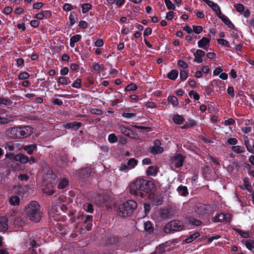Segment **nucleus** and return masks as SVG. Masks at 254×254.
<instances>
[{"label": "nucleus", "mask_w": 254, "mask_h": 254, "mask_svg": "<svg viewBox=\"0 0 254 254\" xmlns=\"http://www.w3.org/2000/svg\"><path fill=\"white\" fill-rule=\"evenodd\" d=\"M154 188V184L151 181L143 179H136L130 183L129 192L131 196L137 198L153 200L154 197L153 192Z\"/></svg>", "instance_id": "1"}, {"label": "nucleus", "mask_w": 254, "mask_h": 254, "mask_svg": "<svg viewBox=\"0 0 254 254\" xmlns=\"http://www.w3.org/2000/svg\"><path fill=\"white\" fill-rule=\"evenodd\" d=\"M33 130L34 128L29 126L13 127L9 132V135L13 139L24 138L31 135Z\"/></svg>", "instance_id": "2"}, {"label": "nucleus", "mask_w": 254, "mask_h": 254, "mask_svg": "<svg viewBox=\"0 0 254 254\" xmlns=\"http://www.w3.org/2000/svg\"><path fill=\"white\" fill-rule=\"evenodd\" d=\"M40 206L36 201H32L25 207L27 217L31 221L39 222L41 219Z\"/></svg>", "instance_id": "3"}, {"label": "nucleus", "mask_w": 254, "mask_h": 254, "mask_svg": "<svg viewBox=\"0 0 254 254\" xmlns=\"http://www.w3.org/2000/svg\"><path fill=\"white\" fill-rule=\"evenodd\" d=\"M137 206V204L135 201L128 200L119 206V215L124 217L130 216Z\"/></svg>", "instance_id": "4"}, {"label": "nucleus", "mask_w": 254, "mask_h": 254, "mask_svg": "<svg viewBox=\"0 0 254 254\" xmlns=\"http://www.w3.org/2000/svg\"><path fill=\"white\" fill-rule=\"evenodd\" d=\"M184 226L183 223L177 220H172L167 223L163 229L164 233L171 234L183 230Z\"/></svg>", "instance_id": "5"}, {"label": "nucleus", "mask_w": 254, "mask_h": 254, "mask_svg": "<svg viewBox=\"0 0 254 254\" xmlns=\"http://www.w3.org/2000/svg\"><path fill=\"white\" fill-rule=\"evenodd\" d=\"M195 212L199 215H204L211 214L214 211L212 205L206 204H198L196 205Z\"/></svg>", "instance_id": "6"}, {"label": "nucleus", "mask_w": 254, "mask_h": 254, "mask_svg": "<svg viewBox=\"0 0 254 254\" xmlns=\"http://www.w3.org/2000/svg\"><path fill=\"white\" fill-rule=\"evenodd\" d=\"M57 175L54 173L51 168H48L44 175V181L45 183H56Z\"/></svg>", "instance_id": "7"}, {"label": "nucleus", "mask_w": 254, "mask_h": 254, "mask_svg": "<svg viewBox=\"0 0 254 254\" xmlns=\"http://www.w3.org/2000/svg\"><path fill=\"white\" fill-rule=\"evenodd\" d=\"M185 160V157L181 154L177 153L175 156L171 157V160L175 164V167L177 168L183 166Z\"/></svg>", "instance_id": "8"}, {"label": "nucleus", "mask_w": 254, "mask_h": 254, "mask_svg": "<svg viewBox=\"0 0 254 254\" xmlns=\"http://www.w3.org/2000/svg\"><path fill=\"white\" fill-rule=\"evenodd\" d=\"M45 187L42 189V191L44 193L48 195H52L55 192V184L56 183H45Z\"/></svg>", "instance_id": "9"}, {"label": "nucleus", "mask_w": 254, "mask_h": 254, "mask_svg": "<svg viewBox=\"0 0 254 254\" xmlns=\"http://www.w3.org/2000/svg\"><path fill=\"white\" fill-rule=\"evenodd\" d=\"M92 172V169L89 167H86L83 168L79 169L78 171L77 175L80 179H84L85 178L89 177Z\"/></svg>", "instance_id": "10"}, {"label": "nucleus", "mask_w": 254, "mask_h": 254, "mask_svg": "<svg viewBox=\"0 0 254 254\" xmlns=\"http://www.w3.org/2000/svg\"><path fill=\"white\" fill-rule=\"evenodd\" d=\"M210 38L203 37L197 42L198 47L207 50L210 45Z\"/></svg>", "instance_id": "11"}, {"label": "nucleus", "mask_w": 254, "mask_h": 254, "mask_svg": "<svg viewBox=\"0 0 254 254\" xmlns=\"http://www.w3.org/2000/svg\"><path fill=\"white\" fill-rule=\"evenodd\" d=\"M82 125L81 122L75 121L71 123H67L64 124V127L66 129H71L73 130H77L82 126Z\"/></svg>", "instance_id": "12"}, {"label": "nucleus", "mask_w": 254, "mask_h": 254, "mask_svg": "<svg viewBox=\"0 0 254 254\" xmlns=\"http://www.w3.org/2000/svg\"><path fill=\"white\" fill-rule=\"evenodd\" d=\"M205 53L204 51L198 49L196 52L193 53L194 59L193 61L197 63H201L203 62L202 57L204 56Z\"/></svg>", "instance_id": "13"}, {"label": "nucleus", "mask_w": 254, "mask_h": 254, "mask_svg": "<svg viewBox=\"0 0 254 254\" xmlns=\"http://www.w3.org/2000/svg\"><path fill=\"white\" fill-rule=\"evenodd\" d=\"M92 221L93 216L92 215H86L84 220H83V223L86 224L85 229L87 231H90L92 229Z\"/></svg>", "instance_id": "14"}, {"label": "nucleus", "mask_w": 254, "mask_h": 254, "mask_svg": "<svg viewBox=\"0 0 254 254\" xmlns=\"http://www.w3.org/2000/svg\"><path fill=\"white\" fill-rule=\"evenodd\" d=\"M8 219L5 217L0 218V231L5 232L8 230Z\"/></svg>", "instance_id": "15"}, {"label": "nucleus", "mask_w": 254, "mask_h": 254, "mask_svg": "<svg viewBox=\"0 0 254 254\" xmlns=\"http://www.w3.org/2000/svg\"><path fill=\"white\" fill-rule=\"evenodd\" d=\"M14 159L16 161H19L21 163L25 164L29 161L28 157L21 153L17 154L14 156Z\"/></svg>", "instance_id": "16"}, {"label": "nucleus", "mask_w": 254, "mask_h": 254, "mask_svg": "<svg viewBox=\"0 0 254 254\" xmlns=\"http://www.w3.org/2000/svg\"><path fill=\"white\" fill-rule=\"evenodd\" d=\"M23 149L26 151L29 155H31L33 153L34 151L37 149V145L36 144H32L24 145Z\"/></svg>", "instance_id": "17"}, {"label": "nucleus", "mask_w": 254, "mask_h": 254, "mask_svg": "<svg viewBox=\"0 0 254 254\" xmlns=\"http://www.w3.org/2000/svg\"><path fill=\"white\" fill-rule=\"evenodd\" d=\"M122 240V238L119 236H114L108 238L107 240V243L110 245H116L121 243Z\"/></svg>", "instance_id": "18"}, {"label": "nucleus", "mask_w": 254, "mask_h": 254, "mask_svg": "<svg viewBox=\"0 0 254 254\" xmlns=\"http://www.w3.org/2000/svg\"><path fill=\"white\" fill-rule=\"evenodd\" d=\"M144 228L145 231L148 234H151L154 231L153 225L150 221L144 223Z\"/></svg>", "instance_id": "19"}, {"label": "nucleus", "mask_w": 254, "mask_h": 254, "mask_svg": "<svg viewBox=\"0 0 254 254\" xmlns=\"http://www.w3.org/2000/svg\"><path fill=\"white\" fill-rule=\"evenodd\" d=\"M69 184L68 180L65 178H62L59 180L58 188L59 189H64L66 188Z\"/></svg>", "instance_id": "20"}, {"label": "nucleus", "mask_w": 254, "mask_h": 254, "mask_svg": "<svg viewBox=\"0 0 254 254\" xmlns=\"http://www.w3.org/2000/svg\"><path fill=\"white\" fill-rule=\"evenodd\" d=\"M119 128L121 132L127 136H130V134L132 133V130L128 127H126L124 125H120Z\"/></svg>", "instance_id": "21"}, {"label": "nucleus", "mask_w": 254, "mask_h": 254, "mask_svg": "<svg viewBox=\"0 0 254 254\" xmlns=\"http://www.w3.org/2000/svg\"><path fill=\"white\" fill-rule=\"evenodd\" d=\"M220 19H221L223 22L227 25L229 28L232 29H235V25L226 16L223 15V16L220 17Z\"/></svg>", "instance_id": "22"}, {"label": "nucleus", "mask_w": 254, "mask_h": 254, "mask_svg": "<svg viewBox=\"0 0 254 254\" xmlns=\"http://www.w3.org/2000/svg\"><path fill=\"white\" fill-rule=\"evenodd\" d=\"M158 173V169L156 167L149 166L146 171L147 176H156Z\"/></svg>", "instance_id": "23"}, {"label": "nucleus", "mask_w": 254, "mask_h": 254, "mask_svg": "<svg viewBox=\"0 0 254 254\" xmlns=\"http://www.w3.org/2000/svg\"><path fill=\"white\" fill-rule=\"evenodd\" d=\"M177 191L180 195L186 196L188 194V190L186 186L181 185L177 188Z\"/></svg>", "instance_id": "24"}, {"label": "nucleus", "mask_w": 254, "mask_h": 254, "mask_svg": "<svg viewBox=\"0 0 254 254\" xmlns=\"http://www.w3.org/2000/svg\"><path fill=\"white\" fill-rule=\"evenodd\" d=\"M163 151V148L158 145L153 146L150 148V152L154 155L161 154Z\"/></svg>", "instance_id": "25"}, {"label": "nucleus", "mask_w": 254, "mask_h": 254, "mask_svg": "<svg viewBox=\"0 0 254 254\" xmlns=\"http://www.w3.org/2000/svg\"><path fill=\"white\" fill-rule=\"evenodd\" d=\"M200 236V233L198 232L193 233L192 235H190L189 237L187 238L184 242L186 244H189L192 242L193 241L195 240L196 239L198 238Z\"/></svg>", "instance_id": "26"}, {"label": "nucleus", "mask_w": 254, "mask_h": 254, "mask_svg": "<svg viewBox=\"0 0 254 254\" xmlns=\"http://www.w3.org/2000/svg\"><path fill=\"white\" fill-rule=\"evenodd\" d=\"M172 120L174 123L177 125H181L185 121V119L179 114L174 115Z\"/></svg>", "instance_id": "27"}, {"label": "nucleus", "mask_w": 254, "mask_h": 254, "mask_svg": "<svg viewBox=\"0 0 254 254\" xmlns=\"http://www.w3.org/2000/svg\"><path fill=\"white\" fill-rule=\"evenodd\" d=\"M167 100L169 103L172 104L174 107H177L179 105L177 98L174 95H169Z\"/></svg>", "instance_id": "28"}, {"label": "nucleus", "mask_w": 254, "mask_h": 254, "mask_svg": "<svg viewBox=\"0 0 254 254\" xmlns=\"http://www.w3.org/2000/svg\"><path fill=\"white\" fill-rule=\"evenodd\" d=\"M178 74L179 72L177 70L172 69L167 74V76L168 78L174 80L177 78Z\"/></svg>", "instance_id": "29"}, {"label": "nucleus", "mask_w": 254, "mask_h": 254, "mask_svg": "<svg viewBox=\"0 0 254 254\" xmlns=\"http://www.w3.org/2000/svg\"><path fill=\"white\" fill-rule=\"evenodd\" d=\"M233 230L243 238L246 239L250 237V233L248 231H244L238 228H234Z\"/></svg>", "instance_id": "30"}, {"label": "nucleus", "mask_w": 254, "mask_h": 254, "mask_svg": "<svg viewBox=\"0 0 254 254\" xmlns=\"http://www.w3.org/2000/svg\"><path fill=\"white\" fill-rule=\"evenodd\" d=\"M171 215V211L168 209H162L160 212V217L163 219L169 218Z\"/></svg>", "instance_id": "31"}, {"label": "nucleus", "mask_w": 254, "mask_h": 254, "mask_svg": "<svg viewBox=\"0 0 254 254\" xmlns=\"http://www.w3.org/2000/svg\"><path fill=\"white\" fill-rule=\"evenodd\" d=\"M82 12L84 14L86 13L92 9V5L89 3H84L81 5Z\"/></svg>", "instance_id": "32"}, {"label": "nucleus", "mask_w": 254, "mask_h": 254, "mask_svg": "<svg viewBox=\"0 0 254 254\" xmlns=\"http://www.w3.org/2000/svg\"><path fill=\"white\" fill-rule=\"evenodd\" d=\"M9 202L12 205H18L20 203V198L18 196L14 195L10 197Z\"/></svg>", "instance_id": "33"}, {"label": "nucleus", "mask_w": 254, "mask_h": 254, "mask_svg": "<svg viewBox=\"0 0 254 254\" xmlns=\"http://www.w3.org/2000/svg\"><path fill=\"white\" fill-rule=\"evenodd\" d=\"M14 120V117L9 116L8 117H0V124H6L11 122H12Z\"/></svg>", "instance_id": "34"}, {"label": "nucleus", "mask_w": 254, "mask_h": 254, "mask_svg": "<svg viewBox=\"0 0 254 254\" xmlns=\"http://www.w3.org/2000/svg\"><path fill=\"white\" fill-rule=\"evenodd\" d=\"M57 82L58 83L62 85H68L69 83L71 82L69 80L67 81V78L66 77L60 76L57 80Z\"/></svg>", "instance_id": "35"}, {"label": "nucleus", "mask_w": 254, "mask_h": 254, "mask_svg": "<svg viewBox=\"0 0 254 254\" xmlns=\"http://www.w3.org/2000/svg\"><path fill=\"white\" fill-rule=\"evenodd\" d=\"M83 209L87 212L90 213H92L94 211L93 205L90 203L84 204Z\"/></svg>", "instance_id": "36"}, {"label": "nucleus", "mask_w": 254, "mask_h": 254, "mask_svg": "<svg viewBox=\"0 0 254 254\" xmlns=\"http://www.w3.org/2000/svg\"><path fill=\"white\" fill-rule=\"evenodd\" d=\"M137 89V86L134 83H130L125 89L126 91H135Z\"/></svg>", "instance_id": "37"}, {"label": "nucleus", "mask_w": 254, "mask_h": 254, "mask_svg": "<svg viewBox=\"0 0 254 254\" xmlns=\"http://www.w3.org/2000/svg\"><path fill=\"white\" fill-rule=\"evenodd\" d=\"M232 149L237 153H244L245 151V148L241 146H233L232 147Z\"/></svg>", "instance_id": "38"}, {"label": "nucleus", "mask_w": 254, "mask_h": 254, "mask_svg": "<svg viewBox=\"0 0 254 254\" xmlns=\"http://www.w3.org/2000/svg\"><path fill=\"white\" fill-rule=\"evenodd\" d=\"M189 222L194 226H199L202 224V222L200 220H197L194 218H190L189 219Z\"/></svg>", "instance_id": "39"}, {"label": "nucleus", "mask_w": 254, "mask_h": 254, "mask_svg": "<svg viewBox=\"0 0 254 254\" xmlns=\"http://www.w3.org/2000/svg\"><path fill=\"white\" fill-rule=\"evenodd\" d=\"M30 77V74L26 71L20 72L18 75V79L19 80H26Z\"/></svg>", "instance_id": "40"}, {"label": "nucleus", "mask_w": 254, "mask_h": 254, "mask_svg": "<svg viewBox=\"0 0 254 254\" xmlns=\"http://www.w3.org/2000/svg\"><path fill=\"white\" fill-rule=\"evenodd\" d=\"M165 3L167 8L169 10H175L176 9L175 5L170 0H164Z\"/></svg>", "instance_id": "41"}, {"label": "nucleus", "mask_w": 254, "mask_h": 254, "mask_svg": "<svg viewBox=\"0 0 254 254\" xmlns=\"http://www.w3.org/2000/svg\"><path fill=\"white\" fill-rule=\"evenodd\" d=\"M244 185L245 187V188L249 191H252L251 189V185L249 182V179L248 177L244 178L243 180Z\"/></svg>", "instance_id": "42"}, {"label": "nucleus", "mask_w": 254, "mask_h": 254, "mask_svg": "<svg viewBox=\"0 0 254 254\" xmlns=\"http://www.w3.org/2000/svg\"><path fill=\"white\" fill-rule=\"evenodd\" d=\"M76 8V6H73L70 3H65L63 6V10L65 11H69Z\"/></svg>", "instance_id": "43"}, {"label": "nucleus", "mask_w": 254, "mask_h": 254, "mask_svg": "<svg viewBox=\"0 0 254 254\" xmlns=\"http://www.w3.org/2000/svg\"><path fill=\"white\" fill-rule=\"evenodd\" d=\"M188 70H181L180 73V77L182 81H185L188 77Z\"/></svg>", "instance_id": "44"}, {"label": "nucleus", "mask_w": 254, "mask_h": 254, "mask_svg": "<svg viewBox=\"0 0 254 254\" xmlns=\"http://www.w3.org/2000/svg\"><path fill=\"white\" fill-rule=\"evenodd\" d=\"M12 104V102L10 100H9L7 98H2L0 97V106L2 105H11Z\"/></svg>", "instance_id": "45"}, {"label": "nucleus", "mask_w": 254, "mask_h": 254, "mask_svg": "<svg viewBox=\"0 0 254 254\" xmlns=\"http://www.w3.org/2000/svg\"><path fill=\"white\" fill-rule=\"evenodd\" d=\"M70 221L71 222L73 223V222H75L76 219H80V218H83V214H79L77 216V218L76 217V216H74V213L73 212H70Z\"/></svg>", "instance_id": "46"}, {"label": "nucleus", "mask_w": 254, "mask_h": 254, "mask_svg": "<svg viewBox=\"0 0 254 254\" xmlns=\"http://www.w3.org/2000/svg\"><path fill=\"white\" fill-rule=\"evenodd\" d=\"M191 98H193L194 100H198L200 96L194 90H191L189 94Z\"/></svg>", "instance_id": "47"}, {"label": "nucleus", "mask_w": 254, "mask_h": 254, "mask_svg": "<svg viewBox=\"0 0 254 254\" xmlns=\"http://www.w3.org/2000/svg\"><path fill=\"white\" fill-rule=\"evenodd\" d=\"M108 141L111 143H115L117 141L118 139L115 133H111L108 135Z\"/></svg>", "instance_id": "48"}, {"label": "nucleus", "mask_w": 254, "mask_h": 254, "mask_svg": "<svg viewBox=\"0 0 254 254\" xmlns=\"http://www.w3.org/2000/svg\"><path fill=\"white\" fill-rule=\"evenodd\" d=\"M156 252L159 254H162L165 252V247L164 244L159 245L156 248Z\"/></svg>", "instance_id": "49"}, {"label": "nucleus", "mask_w": 254, "mask_h": 254, "mask_svg": "<svg viewBox=\"0 0 254 254\" xmlns=\"http://www.w3.org/2000/svg\"><path fill=\"white\" fill-rule=\"evenodd\" d=\"M81 86V80L80 78H77L72 84V87L75 88H80Z\"/></svg>", "instance_id": "50"}, {"label": "nucleus", "mask_w": 254, "mask_h": 254, "mask_svg": "<svg viewBox=\"0 0 254 254\" xmlns=\"http://www.w3.org/2000/svg\"><path fill=\"white\" fill-rule=\"evenodd\" d=\"M137 164V160L134 158H131L127 161V166H130L131 168L134 167Z\"/></svg>", "instance_id": "51"}, {"label": "nucleus", "mask_w": 254, "mask_h": 254, "mask_svg": "<svg viewBox=\"0 0 254 254\" xmlns=\"http://www.w3.org/2000/svg\"><path fill=\"white\" fill-rule=\"evenodd\" d=\"M13 223L14 225L17 226H22L23 222L20 217H17L14 219Z\"/></svg>", "instance_id": "52"}, {"label": "nucleus", "mask_w": 254, "mask_h": 254, "mask_svg": "<svg viewBox=\"0 0 254 254\" xmlns=\"http://www.w3.org/2000/svg\"><path fill=\"white\" fill-rule=\"evenodd\" d=\"M192 28V31L196 34H199L203 30V28L201 26L193 25Z\"/></svg>", "instance_id": "53"}, {"label": "nucleus", "mask_w": 254, "mask_h": 254, "mask_svg": "<svg viewBox=\"0 0 254 254\" xmlns=\"http://www.w3.org/2000/svg\"><path fill=\"white\" fill-rule=\"evenodd\" d=\"M234 7L236 8V10L239 13H241L244 11L245 7L242 4H236L234 5Z\"/></svg>", "instance_id": "54"}, {"label": "nucleus", "mask_w": 254, "mask_h": 254, "mask_svg": "<svg viewBox=\"0 0 254 254\" xmlns=\"http://www.w3.org/2000/svg\"><path fill=\"white\" fill-rule=\"evenodd\" d=\"M2 146L4 147L5 149H7L9 151H12L14 149L13 144L11 142L6 143Z\"/></svg>", "instance_id": "55"}, {"label": "nucleus", "mask_w": 254, "mask_h": 254, "mask_svg": "<svg viewBox=\"0 0 254 254\" xmlns=\"http://www.w3.org/2000/svg\"><path fill=\"white\" fill-rule=\"evenodd\" d=\"M227 142L229 145H235L238 144V141L236 138L230 137L227 139Z\"/></svg>", "instance_id": "56"}, {"label": "nucleus", "mask_w": 254, "mask_h": 254, "mask_svg": "<svg viewBox=\"0 0 254 254\" xmlns=\"http://www.w3.org/2000/svg\"><path fill=\"white\" fill-rule=\"evenodd\" d=\"M91 68L92 70L98 71V73L100 72L101 68V66L97 63H94Z\"/></svg>", "instance_id": "57"}, {"label": "nucleus", "mask_w": 254, "mask_h": 254, "mask_svg": "<svg viewBox=\"0 0 254 254\" xmlns=\"http://www.w3.org/2000/svg\"><path fill=\"white\" fill-rule=\"evenodd\" d=\"M217 42L218 44L222 45L223 46H225L226 47H229L230 45L229 44V42L223 39H218L217 40Z\"/></svg>", "instance_id": "58"}, {"label": "nucleus", "mask_w": 254, "mask_h": 254, "mask_svg": "<svg viewBox=\"0 0 254 254\" xmlns=\"http://www.w3.org/2000/svg\"><path fill=\"white\" fill-rule=\"evenodd\" d=\"M186 123L188 125L190 128L193 127L197 125L196 122L192 119L189 120Z\"/></svg>", "instance_id": "59"}, {"label": "nucleus", "mask_w": 254, "mask_h": 254, "mask_svg": "<svg viewBox=\"0 0 254 254\" xmlns=\"http://www.w3.org/2000/svg\"><path fill=\"white\" fill-rule=\"evenodd\" d=\"M122 116L126 118L130 119L135 116V114L124 112L122 113Z\"/></svg>", "instance_id": "60"}, {"label": "nucleus", "mask_w": 254, "mask_h": 254, "mask_svg": "<svg viewBox=\"0 0 254 254\" xmlns=\"http://www.w3.org/2000/svg\"><path fill=\"white\" fill-rule=\"evenodd\" d=\"M29 245L33 248H37L39 246V244L37 243V241L35 239H32L31 238L29 240Z\"/></svg>", "instance_id": "61"}, {"label": "nucleus", "mask_w": 254, "mask_h": 254, "mask_svg": "<svg viewBox=\"0 0 254 254\" xmlns=\"http://www.w3.org/2000/svg\"><path fill=\"white\" fill-rule=\"evenodd\" d=\"M82 36L81 35L76 34L73 35L72 37L70 38V39L72 40L74 42L77 43L79 42L81 39Z\"/></svg>", "instance_id": "62"}, {"label": "nucleus", "mask_w": 254, "mask_h": 254, "mask_svg": "<svg viewBox=\"0 0 254 254\" xmlns=\"http://www.w3.org/2000/svg\"><path fill=\"white\" fill-rule=\"evenodd\" d=\"M44 15L45 19H48L52 16V12L51 10H46L41 11Z\"/></svg>", "instance_id": "63"}, {"label": "nucleus", "mask_w": 254, "mask_h": 254, "mask_svg": "<svg viewBox=\"0 0 254 254\" xmlns=\"http://www.w3.org/2000/svg\"><path fill=\"white\" fill-rule=\"evenodd\" d=\"M178 65L183 68H187L188 67V64L182 60H180L178 61Z\"/></svg>", "instance_id": "64"}]
</instances>
